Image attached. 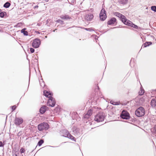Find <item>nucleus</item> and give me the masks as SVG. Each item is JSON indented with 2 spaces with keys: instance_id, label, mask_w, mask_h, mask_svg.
I'll return each mask as SVG.
<instances>
[{
  "instance_id": "nucleus-18",
  "label": "nucleus",
  "mask_w": 156,
  "mask_h": 156,
  "mask_svg": "<svg viewBox=\"0 0 156 156\" xmlns=\"http://www.w3.org/2000/svg\"><path fill=\"white\" fill-rule=\"evenodd\" d=\"M128 0H118V2L121 4L124 5L127 3Z\"/></svg>"
},
{
  "instance_id": "nucleus-9",
  "label": "nucleus",
  "mask_w": 156,
  "mask_h": 156,
  "mask_svg": "<svg viewBox=\"0 0 156 156\" xmlns=\"http://www.w3.org/2000/svg\"><path fill=\"white\" fill-rule=\"evenodd\" d=\"M64 132L66 133L65 135H63L64 136L72 140L76 141V139L67 130H65Z\"/></svg>"
},
{
  "instance_id": "nucleus-39",
  "label": "nucleus",
  "mask_w": 156,
  "mask_h": 156,
  "mask_svg": "<svg viewBox=\"0 0 156 156\" xmlns=\"http://www.w3.org/2000/svg\"><path fill=\"white\" fill-rule=\"evenodd\" d=\"M57 30L56 29H55V30H53V31L54 32H55V30Z\"/></svg>"
},
{
  "instance_id": "nucleus-4",
  "label": "nucleus",
  "mask_w": 156,
  "mask_h": 156,
  "mask_svg": "<svg viewBox=\"0 0 156 156\" xmlns=\"http://www.w3.org/2000/svg\"><path fill=\"white\" fill-rule=\"evenodd\" d=\"M49 128V126L46 122H43L38 125V129L40 131H41L44 130H47Z\"/></svg>"
},
{
  "instance_id": "nucleus-17",
  "label": "nucleus",
  "mask_w": 156,
  "mask_h": 156,
  "mask_svg": "<svg viewBox=\"0 0 156 156\" xmlns=\"http://www.w3.org/2000/svg\"><path fill=\"white\" fill-rule=\"evenodd\" d=\"M26 28H24L22 29L21 30V33H23L24 35L25 36H27L28 35V33L27 31H26Z\"/></svg>"
},
{
  "instance_id": "nucleus-2",
  "label": "nucleus",
  "mask_w": 156,
  "mask_h": 156,
  "mask_svg": "<svg viewBox=\"0 0 156 156\" xmlns=\"http://www.w3.org/2000/svg\"><path fill=\"white\" fill-rule=\"evenodd\" d=\"M105 117V114L103 112H100L95 115L94 120L98 122H100L104 121Z\"/></svg>"
},
{
  "instance_id": "nucleus-29",
  "label": "nucleus",
  "mask_w": 156,
  "mask_h": 156,
  "mask_svg": "<svg viewBox=\"0 0 156 156\" xmlns=\"http://www.w3.org/2000/svg\"><path fill=\"white\" fill-rule=\"evenodd\" d=\"M151 9L154 12H156V6H152L151 7Z\"/></svg>"
},
{
  "instance_id": "nucleus-34",
  "label": "nucleus",
  "mask_w": 156,
  "mask_h": 156,
  "mask_svg": "<svg viewBox=\"0 0 156 156\" xmlns=\"http://www.w3.org/2000/svg\"><path fill=\"white\" fill-rule=\"evenodd\" d=\"M16 105H13L12 107V111H14L16 109Z\"/></svg>"
},
{
  "instance_id": "nucleus-38",
  "label": "nucleus",
  "mask_w": 156,
  "mask_h": 156,
  "mask_svg": "<svg viewBox=\"0 0 156 156\" xmlns=\"http://www.w3.org/2000/svg\"><path fill=\"white\" fill-rule=\"evenodd\" d=\"M38 5H36L34 7V9H36L37 8H38Z\"/></svg>"
},
{
  "instance_id": "nucleus-44",
  "label": "nucleus",
  "mask_w": 156,
  "mask_h": 156,
  "mask_svg": "<svg viewBox=\"0 0 156 156\" xmlns=\"http://www.w3.org/2000/svg\"><path fill=\"white\" fill-rule=\"evenodd\" d=\"M1 11V10L0 9V12Z\"/></svg>"
},
{
  "instance_id": "nucleus-7",
  "label": "nucleus",
  "mask_w": 156,
  "mask_h": 156,
  "mask_svg": "<svg viewBox=\"0 0 156 156\" xmlns=\"http://www.w3.org/2000/svg\"><path fill=\"white\" fill-rule=\"evenodd\" d=\"M41 43V41L38 38L35 39L33 41L32 43V47L35 48H38Z\"/></svg>"
},
{
  "instance_id": "nucleus-28",
  "label": "nucleus",
  "mask_w": 156,
  "mask_h": 156,
  "mask_svg": "<svg viewBox=\"0 0 156 156\" xmlns=\"http://www.w3.org/2000/svg\"><path fill=\"white\" fill-rule=\"evenodd\" d=\"M144 93V90L141 89L139 92V94L140 95H143Z\"/></svg>"
},
{
  "instance_id": "nucleus-31",
  "label": "nucleus",
  "mask_w": 156,
  "mask_h": 156,
  "mask_svg": "<svg viewBox=\"0 0 156 156\" xmlns=\"http://www.w3.org/2000/svg\"><path fill=\"white\" fill-rule=\"evenodd\" d=\"M57 22L61 24H63L64 22L60 20H58L56 21Z\"/></svg>"
},
{
  "instance_id": "nucleus-43",
  "label": "nucleus",
  "mask_w": 156,
  "mask_h": 156,
  "mask_svg": "<svg viewBox=\"0 0 156 156\" xmlns=\"http://www.w3.org/2000/svg\"><path fill=\"white\" fill-rule=\"evenodd\" d=\"M131 61H132V59H131V61H130V63H131Z\"/></svg>"
},
{
  "instance_id": "nucleus-8",
  "label": "nucleus",
  "mask_w": 156,
  "mask_h": 156,
  "mask_svg": "<svg viewBox=\"0 0 156 156\" xmlns=\"http://www.w3.org/2000/svg\"><path fill=\"white\" fill-rule=\"evenodd\" d=\"M23 122V119L21 117H16L14 120V124L16 126H19Z\"/></svg>"
},
{
  "instance_id": "nucleus-1",
  "label": "nucleus",
  "mask_w": 156,
  "mask_h": 156,
  "mask_svg": "<svg viewBox=\"0 0 156 156\" xmlns=\"http://www.w3.org/2000/svg\"><path fill=\"white\" fill-rule=\"evenodd\" d=\"M114 14L120 18L121 21L125 25L131 26L135 28H137L138 27L136 25L134 24L130 21L126 19V17L123 15L118 12H115Z\"/></svg>"
},
{
  "instance_id": "nucleus-32",
  "label": "nucleus",
  "mask_w": 156,
  "mask_h": 156,
  "mask_svg": "<svg viewBox=\"0 0 156 156\" xmlns=\"http://www.w3.org/2000/svg\"><path fill=\"white\" fill-rule=\"evenodd\" d=\"M20 151L21 153H24V151H25V149L24 148H22L20 149Z\"/></svg>"
},
{
  "instance_id": "nucleus-22",
  "label": "nucleus",
  "mask_w": 156,
  "mask_h": 156,
  "mask_svg": "<svg viewBox=\"0 0 156 156\" xmlns=\"http://www.w3.org/2000/svg\"><path fill=\"white\" fill-rule=\"evenodd\" d=\"M44 143V140L42 139H41L38 141L37 145L39 146H40Z\"/></svg>"
},
{
  "instance_id": "nucleus-12",
  "label": "nucleus",
  "mask_w": 156,
  "mask_h": 156,
  "mask_svg": "<svg viewBox=\"0 0 156 156\" xmlns=\"http://www.w3.org/2000/svg\"><path fill=\"white\" fill-rule=\"evenodd\" d=\"M73 134L75 135H80L79 129L76 127H74L72 129Z\"/></svg>"
},
{
  "instance_id": "nucleus-40",
  "label": "nucleus",
  "mask_w": 156,
  "mask_h": 156,
  "mask_svg": "<svg viewBox=\"0 0 156 156\" xmlns=\"http://www.w3.org/2000/svg\"><path fill=\"white\" fill-rule=\"evenodd\" d=\"M44 0L45 1H48V0Z\"/></svg>"
},
{
  "instance_id": "nucleus-3",
  "label": "nucleus",
  "mask_w": 156,
  "mask_h": 156,
  "mask_svg": "<svg viewBox=\"0 0 156 156\" xmlns=\"http://www.w3.org/2000/svg\"><path fill=\"white\" fill-rule=\"evenodd\" d=\"M145 112L144 108L142 107H140L138 108L135 112V114L138 117L143 116Z\"/></svg>"
},
{
  "instance_id": "nucleus-20",
  "label": "nucleus",
  "mask_w": 156,
  "mask_h": 156,
  "mask_svg": "<svg viewBox=\"0 0 156 156\" xmlns=\"http://www.w3.org/2000/svg\"><path fill=\"white\" fill-rule=\"evenodd\" d=\"M61 18L62 19H65V20H68L69 19L71 18L70 17H69L68 15H65L64 16H61Z\"/></svg>"
},
{
  "instance_id": "nucleus-21",
  "label": "nucleus",
  "mask_w": 156,
  "mask_h": 156,
  "mask_svg": "<svg viewBox=\"0 0 156 156\" xmlns=\"http://www.w3.org/2000/svg\"><path fill=\"white\" fill-rule=\"evenodd\" d=\"M11 5V4L8 2H7L5 3L3 5V7L5 8H7L9 7Z\"/></svg>"
},
{
  "instance_id": "nucleus-23",
  "label": "nucleus",
  "mask_w": 156,
  "mask_h": 156,
  "mask_svg": "<svg viewBox=\"0 0 156 156\" xmlns=\"http://www.w3.org/2000/svg\"><path fill=\"white\" fill-rule=\"evenodd\" d=\"M145 101V98L144 97H142L140 98L139 100V102L140 104H142Z\"/></svg>"
},
{
  "instance_id": "nucleus-35",
  "label": "nucleus",
  "mask_w": 156,
  "mask_h": 156,
  "mask_svg": "<svg viewBox=\"0 0 156 156\" xmlns=\"http://www.w3.org/2000/svg\"><path fill=\"white\" fill-rule=\"evenodd\" d=\"M34 49L32 48H30V51L31 52V53H33L34 51Z\"/></svg>"
},
{
  "instance_id": "nucleus-36",
  "label": "nucleus",
  "mask_w": 156,
  "mask_h": 156,
  "mask_svg": "<svg viewBox=\"0 0 156 156\" xmlns=\"http://www.w3.org/2000/svg\"><path fill=\"white\" fill-rule=\"evenodd\" d=\"M111 103L113 105H118L119 104V103L118 102H113V103Z\"/></svg>"
},
{
  "instance_id": "nucleus-16",
  "label": "nucleus",
  "mask_w": 156,
  "mask_h": 156,
  "mask_svg": "<svg viewBox=\"0 0 156 156\" xmlns=\"http://www.w3.org/2000/svg\"><path fill=\"white\" fill-rule=\"evenodd\" d=\"M151 105L153 108L155 107L156 106V101L155 99H152L151 102Z\"/></svg>"
},
{
  "instance_id": "nucleus-42",
  "label": "nucleus",
  "mask_w": 156,
  "mask_h": 156,
  "mask_svg": "<svg viewBox=\"0 0 156 156\" xmlns=\"http://www.w3.org/2000/svg\"><path fill=\"white\" fill-rule=\"evenodd\" d=\"M45 38H47V36H45Z\"/></svg>"
},
{
  "instance_id": "nucleus-46",
  "label": "nucleus",
  "mask_w": 156,
  "mask_h": 156,
  "mask_svg": "<svg viewBox=\"0 0 156 156\" xmlns=\"http://www.w3.org/2000/svg\"><path fill=\"white\" fill-rule=\"evenodd\" d=\"M30 80V78H29V81Z\"/></svg>"
},
{
  "instance_id": "nucleus-24",
  "label": "nucleus",
  "mask_w": 156,
  "mask_h": 156,
  "mask_svg": "<svg viewBox=\"0 0 156 156\" xmlns=\"http://www.w3.org/2000/svg\"><path fill=\"white\" fill-rule=\"evenodd\" d=\"M40 83L41 86L42 87H44V86L45 84L44 83L43 81V80L42 79H41V80L40 81Z\"/></svg>"
},
{
  "instance_id": "nucleus-10",
  "label": "nucleus",
  "mask_w": 156,
  "mask_h": 156,
  "mask_svg": "<svg viewBox=\"0 0 156 156\" xmlns=\"http://www.w3.org/2000/svg\"><path fill=\"white\" fill-rule=\"evenodd\" d=\"M48 104L49 105V106L51 107H54L55 104V98L53 97L49 98L48 101Z\"/></svg>"
},
{
  "instance_id": "nucleus-6",
  "label": "nucleus",
  "mask_w": 156,
  "mask_h": 156,
  "mask_svg": "<svg viewBox=\"0 0 156 156\" xmlns=\"http://www.w3.org/2000/svg\"><path fill=\"white\" fill-rule=\"evenodd\" d=\"M121 118L123 119H128L130 118L129 113L126 111L123 110L120 115Z\"/></svg>"
},
{
  "instance_id": "nucleus-25",
  "label": "nucleus",
  "mask_w": 156,
  "mask_h": 156,
  "mask_svg": "<svg viewBox=\"0 0 156 156\" xmlns=\"http://www.w3.org/2000/svg\"><path fill=\"white\" fill-rule=\"evenodd\" d=\"M6 14V12H0V17L2 18L4 17L5 14Z\"/></svg>"
},
{
  "instance_id": "nucleus-15",
  "label": "nucleus",
  "mask_w": 156,
  "mask_h": 156,
  "mask_svg": "<svg viewBox=\"0 0 156 156\" xmlns=\"http://www.w3.org/2000/svg\"><path fill=\"white\" fill-rule=\"evenodd\" d=\"M47 107L45 106H43L41 107L40 109V112L41 114H43L44 113L46 110Z\"/></svg>"
},
{
  "instance_id": "nucleus-30",
  "label": "nucleus",
  "mask_w": 156,
  "mask_h": 156,
  "mask_svg": "<svg viewBox=\"0 0 156 156\" xmlns=\"http://www.w3.org/2000/svg\"><path fill=\"white\" fill-rule=\"evenodd\" d=\"M90 116L87 114H86L84 116V119H88L89 118Z\"/></svg>"
},
{
  "instance_id": "nucleus-19",
  "label": "nucleus",
  "mask_w": 156,
  "mask_h": 156,
  "mask_svg": "<svg viewBox=\"0 0 156 156\" xmlns=\"http://www.w3.org/2000/svg\"><path fill=\"white\" fill-rule=\"evenodd\" d=\"M152 44V43L151 42H147L144 44L142 47L143 46L144 47H146L151 45Z\"/></svg>"
},
{
  "instance_id": "nucleus-13",
  "label": "nucleus",
  "mask_w": 156,
  "mask_h": 156,
  "mask_svg": "<svg viewBox=\"0 0 156 156\" xmlns=\"http://www.w3.org/2000/svg\"><path fill=\"white\" fill-rule=\"evenodd\" d=\"M93 15L92 14H87L85 16V19L87 21H91L93 18Z\"/></svg>"
},
{
  "instance_id": "nucleus-5",
  "label": "nucleus",
  "mask_w": 156,
  "mask_h": 156,
  "mask_svg": "<svg viewBox=\"0 0 156 156\" xmlns=\"http://www.w3.org/2000/svg\"><path fill=\"white\" fill-rule=\"evenodd\" d=\"M99 17L101 20L104 21L107 18L106 12L104 8L102 9L100 13Z\"/></svg>"
},
{
  "instance_id": "nucleus-41",
  "label": "nucleus",
  "mask_w": 156,
  "mask_h": 156,
  "mask_svg": "<svg viewBox=\"0 0 156 156\" xmlns=\"http://www.w3.org/2000/svg\"><path fill=\"white\" fill-rule=\"evenodd\" d=\"M97 88H98V89H99V88L98 86H97Z\"/></svg>"
},
{
  "instance_id": "nucleus-14",
  "label": "nucleus",
  "mask_w": 156,
  "mask_h": 156,
  "mask_svg": "<svg viewBox=\"0 0 156 156\" xmlns=\"http://www.w3.org/2000/svg\"><path fill=\"white\" fill-rule=\"evenodd\" d=\"M116 19L114 17H113L108 21V24L109 25L113 24L116 22Z\"/></svg>"
},
{
  "instance_id": "nucleus-45",
  "label": "nucleus",
  "mask_w": 156,
  "mask_h": 156,
  "mask_svg": "<svg viewBox=\"0 0 156 156\" xmlns=\"http://www.w3.org/2000/svg\"><path fill=\"white\" fill-rule=\"evenodd\" d=\"M115 27H113V28H115Z\"/></svg>"
},
{
  "instance_id": "nucleus-27",
  "label": "nucleus",
  "mask_w": 156,
  "mask_h": 156,
  "mask_svg": "<svg viewBox=\"0 0 156 156\" xmlns=\"http://www.w3.org/2000/svg\"><path fill=\"white\" fill-rule=\"evenodd\" d=\"M152 131L154 134L156 136V125H155L152 129Z\"/></svg>"
},
{
  "instance_id": "nucleus-37",
  "label": "nucleus",
  "mask_w": 156,
  "mask_h": 156,
  "mask_svg": "<svg viewBox=\"0 0 156 156\" xmlns=\"http://www.w3.org/2000/svg\"><path fill=\"white\" fill-rule=\"evenodd\" d=\"M4 145V144H3L2 141H0V147H3Z\"/></svg>"
},
{
  "instance_id": "nucleus-26",
  "label": "nucleus",
  "mask_w": 156,
  "mask_h": 156,
  "mask_svg": "<svg viewBox=\"0 0 156 156\" xmlns=\"http://www.w3.org/2000/svg\"><path fill=\"white\" fill-rule=\"evenodd\" d=\"M93 112V109H90L88 111L87 114L89 115L90 116L92 115Z\"/></svg>"
},
{
  "instance_id": "nucleus-11",
  "label": "nucleus",
  "mask_w": 156,
  "mask_h": 156,
  "mask_svg": "<svg viewBox=\"0 0 156 156\" xmlns=\"http://www.w3.org/2000/svg\"><path fill=\"white\" fill-rule=\"evenodd\" d=\"M44 94L45 96L47 97L48 98H49L52 97V93L50 91L44 90Z\"/></svg>"
},
{
  "instance_id": "nucleus-33",
  "label": "nucleus",
  "mask_w": 156,
  "mask_h": 156,
  "mask_svg": "<svg viewBox=\"0 0 156 156\" xmlns=\"http://www.w3.org/2000/svg\"><path fill=\"white\" fill-rule=\"evenodd\" d=\"M85 29L86 30H87L89 31H92L93 30L92 29L90 28H85Z\"/></svg>"
}]
</instances>
